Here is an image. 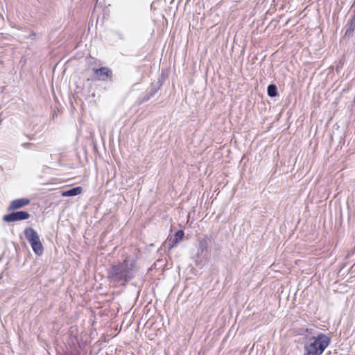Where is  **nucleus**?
<instances>
[{
  "label": "nucleus",
  "mask_w": 355,
  "mask_h": 355,
  "mask_svg": "<svg viewBox=\"0 0 355 355\" xmlns=\"http://www.w3.org/2000/svg\"><path fill=\"white\" fill-rule=\"evenodd\" d=\"M112 72L107 67H100L94 70V78L98 80H107L112 77Z\"/></svg>",
  "instance_id": "39448f33"
},
{
  "label": "nucleus",
  "mask_w": 355,
  "mask_h": 355,
  "mask_svg": "<svg viewBox=\"0 0 355 355\" xmlns=\"http://www.w3.org/2000/svg\"><path fill=\"white\" fill-rule=\"evenodd\" d=\"M208 250V242L207 239H202L199 241L198 252L196 254V263H201L203 260L206 259V253Z\"/></svg>",
  "instance_id": "20e7f679"
},
{
  "label": "nucleus",
  "mask_w": 355,
  "mask_h": 355,
  "mask_svg": "<svg viewBox=\"0 0 355 355\" xmlns=\"http://www.w3.org/2000/svg\"><path fill=\"white\" fill-rule=\"evenodd\" d=\"M137 271V259L127 256L122 261L111 265L107 270V279L115 286H124L135 278Z\"/></svg>",
  "instance_id": "f257e3e1"
},
{
  "label": "nucleus",
  "mask_w": 355,
  "mask_h": 355,
  "mask_svg": "<svg viewBox=\"0 0 355 355\" xmlns=\"http://www.w3.org/2000/svg\"><path fill=\"white\" fill-rule=\"evenodd\" d=\"M162 84H163V83L161 80V79H159L157 81V87H156L155 88H159V90L161 87L162 86Z\"/></svg>",
  "instance_id": "2eb2a0df"
},
{
  "label": "nucleus",
  "mask_w": 355,
  "mask_h": 355,
  "mask_svg": "<svg viewBox=\"0 0 355 355\" xmlns=\"http://www.w3.org/2000/svg\"><path fill=\"white\" fill-rule=\"evenodd\" d=\"M158 91L159 88L152 87L150 91L146 92L141 100V102L144 103L148 101L150 98L153 97Z\"/></svg>",
  "instance_id": "ddd939ff"
},
{
  "label": "nucleus",
  "mask_w": 355,
  "mask_h": 355,
  "mask_svg": "<svg viewBox=\"0 0 355 355\" xmlns=\"http://www.w3.org/2000/svg\"><path fill=\"white\" fill-rule=\"evenodd\" d=\"M267 94L270 97H277L279 96L277 87L274 84H270L268 86Z\"/></svg>",
  "instance_id": "f8f14e48"
},
{
  "label": "nucleus",
  "mask_w": 355,
  "mask_h": 355,
  "mask_svg": "<svg viewBox=\"0 0 355 355\" xmlns=\"http://www.w3.org/2000/svg\"><path fill=\"white\" fill-rule=\"evenodd\" d=\"M184 236V232L183 230L177 231L168 240L169 248L175 247L180 241L182 240Z\"/></svg>",
  "instance_id": "1a4fd4ad"
},
{
  "label": "nucleus",
  "mask_w": 355,
  "mask_h": 355,
  "mask_svg": "<svg viewBox=\"0 0 355 355\" xmlns=\"http://www.w3.org/2000/svg\"><path fill=\"white\" fill-rule=\"evenodd\" d=\"M30 218V214L26 211H12L8 214L4 215L3 220L5 222L10 223L19 220H26Z\"/></svg>",
  "instance_id": "7ed1b4c3"
},
{
  "label": "nucleus",
  "mask_w": 355,
  "mask_h": 355,
  "mask_svg": "<svg viewBox=\"0 0 355 355\" xmlns=\"http://www.w3.org/2000/svg\"><path fill=\"white\" fill-rule=\"evenodd\" d=\"M31 245V248H32L33 252L37 255H41L43 253L44 248H43L42 244L40 241V239H38L37 241L34 242Z\"/></svg>",
  "instance_id": "9b49d317"
},
{
  "label": "nucleus",
  "mask_w": 355,
  "mask_h": 355,
  "mask_svg": "<svg viewBox=\"0 0 355 355\" xmlns=\"http://www.w3.org/2000/svg\"><path fill=\"white\" fill-rule=\"evenodd\" d=\"M83 191V188L80 187H76L71 189H67L66 191H63L62 192V196L64 197H72L76 196L80 194Z\"/></svg>",
  "instance_id": "9d476101"
},
{
  "label": "nucleus",
  "mask_w": 355,
  "mask_h": 355,
  "mask_svg": "<svg viewBox=\"0 0 355 355\" xmlns=\"http://www.w3.org/2000/svg\"><path fill=\"white\" fill-rule=\"evenodd\" d=\"M331 343V338L323 333L312 336L304 343V355H321Z\"/></svg>",
  "instance_id": "f03ea898"
},
{
  "label": "nucleus",
  "mask_w": 355,
  "mask_h": 355,
  "mask_svg": "<svg viewBox=\"0 0 355 355\" xmlns=\"http://www.w3.org/2000/svg\"><path fill=\"white\" fill-rule=\"evenodd\" d=\"M117 35H118V36H119V37L120 39H121V40H123V34H122V33H117Z\"/></svg>",
  "instance_id": "dca6fc26"
},
{
  "label": "nucleus",
  "mask_w": 355,
  "mask_h": 355,
  "mask_svg": "<svg viewBox=\"0 0 355 355\" xmlns=\"http://www.w3.org/2000/svg\"><path fill=\"white\" fill-rule=\"evenodd\" d=\"M24 233L31 245L40 239L37 232L32 227L26 228Z\"/></svg>",
  "instance_id": "6e6552de"
},
{
  "label": "nucleus",
  "mask_w": 355,
  "mask_h": 355,
  "mask_svg": "<svg viewBox=\"0 0 355 355\" xmlns=\"http://www.w3.org/2000/svg\"><path fill=\"white\" fill-rule=\"evenodd\" d=\"M33 145V144L31 143H24L21 144V146L25 148H30L31 146Z\"/></svg>",
  "instance_id": "4468645a"
},
{
  "label": "nucleus",
  "mask_w": 355,
  "mask_h": 355,
  "mask_svg": "<svg viewBox=\"0 0 355 355\" xmlns=\"http://www.w3.org/2000/svg\"><path fill=\"white\" fill-rule=\"evenodd\" d=\"M29 203H30V200L28 198L16 199V200L11 201L8 209L9 211L18 209L25 207L26 205H28Z\"/></svg>",
  "instance_id": "0eeeda50"
},
{
  "label": "nucleus",
  "mask_w": 355,
  "mask_h": 355,
  "mask_svg": "<svg viewBox=\"0 0 355 355\" xmlns=\"http://www.w3.org/2000/svg\"><path fill=\"white\" fill-rule=\"evenodd\" d=\"M355 31V13L347 20L345 25V39H349L353 37Z\"/></svg>",
  "instance_id": "423d86ee"
}]
</instances>
